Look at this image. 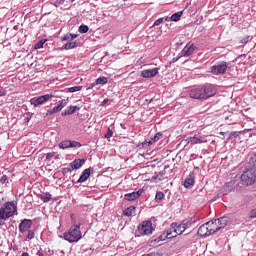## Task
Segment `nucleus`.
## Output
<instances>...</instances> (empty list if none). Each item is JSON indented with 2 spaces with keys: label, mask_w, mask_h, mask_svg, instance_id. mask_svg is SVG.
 <instances>
[{
  "label": "nucleus",
  "mask_w": 256,
  "mask_h": 256,
  "mask_svg": "<svg viewBox=\"0 0 256 256\" xmlns=\"http://www.w3.org/2000/svg\"><path fill=\"white\" fill-rule=\"evenodd\" d=\"M70 218L73 225L67 232L64 233V239L65 241H68V243H77L81 241V238L83 237L81 233V225H83V220H79L77 224L75 214H71Z\"/></svg>",
  "instance_id": "1"
},
{
  "label": "nucleus",
  "mask_w": 256,
  "mask_h": 256,
  "mask_svg": "<svg viewBox=\"0 0 256 256\" xmlns=\"http://www.w3.org/2000/svg\"><path fill=\"white\" fill-rule=\"evenodd\" d=\"M217 94V89L212 84L192 88L189 92L191 99H209Z\"/></svg>",
  "instance_id": "2"
},
{
  "label": "nucleus",
  "mask_w": 256,
  "mask_h": 256,
  "mask_svg": "<svg viewBox=\"0 0 256 256\" xmlns=\"http://www.w3.org/2000/svg\"><path fill=\"white\" fill-rule=\"evenodd\" d=\"M241 181L244 185H255L256 183V153L250 157L249 165L241 175Z\"/></svg>",
  "instance_id": "3"
},
{
  "label": "nucleus",
  "mask_w": 256,
  "mask_h": 256,
  "mask_svg": "<svg viewBox=\"0 0 256 256\" xmlns=\"http://www.w3.org/2000/svg\"><path fill=\"white\" fill-rule=\"evenodd\" d=\"M13 215H17V203L15 201L5 202L0 208V221H7Z\"/></svg>",
  "instance_id": "4"
},
{
  "label": "nucleus",
  "mask_w": 256,
  "mask_h": 256,
  "mask_svg": "<svg viewBox=\"0 0 256 256\" xmlns=\"http://www.w3.org/2000/svg\"><path fill=\"white\" fill-rule=\"evenodd\" d=\"M177 228L175 223L170 225V228L164 231L158 238L157 241H165V239H175L177 237Z\"/></svg>",
  "instance_id": "5"
},
{
  "label": "nucleus",
  "mask_w": 256,
  "mask_h": 256,
  "mask_svg": "<svg viewBox=\"0 0 256 256\" xmlns=\"http://www.w3.org/2000/svg\"><path fill=\"white\" fill-rule=\"evenodd\" d=\"M227 67V62H218L210 68V73H212V75H224V73L227 71Z\"/></svg>",
  "instance_id": "6"
},
{
  "label": "nucleus",
  "mask_w": 256,
  "mask_h": 256,
  "mask_svg": "<svg viewBox=\"0 0 256 256\" xmlns=\"http://www.w3.org/2000/svg\"><path fill=\"white\" fill-rule=\"evenodd\" d=\"M138 232L141 235H151L153 233V222L151 220L143 221L138 226Z\"/></svg>",
  "instance_id": "7"
},
{
  "label": "nucleus",
  "mask_w": 256,
  "mask_h": 256,
  "mask_svg": "<svg viewBox=\"0 0 256 256\" xmlns=\"http://www.w3.org/2000/svg\"><path fill=\"white\" fill-rule=\"evenodd\" d=\"M54 95L53 94H45L42 96H39L38 98H32L30 100L31 105L34 107H39V105H45L47 101H51L53 99Z\"/></svg>",
  "instance_id": "8"
},
{
  "label": "nucleus",
  "mask_w": 256,
  "mask_h": 256,
  "mask_svg": "<svg viewBox=\"0 0 256 256\" xmlns=\"http://www.w3.org/2000/svg\"><path fill=\"white\" fill-rule=\"evenodd\" d=\"M64 107H67V100L63 99L58 102V105L50 110H47L46 117H50V115H55V113H59Z\"/></svg>",
  "instance_id": "9"
},
{
  "label": "nucleus",
  "mask_w": 256,
  "mask_h": 256,
  "mask_svg": "<svg viewBox=\"0 0 256 256\" xmlns=\"http://www.w3.org/2000/svg\"><path fill=\"white\" fill-rule=\"evenodd\" d=\"M197 49V46L195 44L188 43L186 44V47H184L181 51L182 57H191L193 53H195V50Z\"/></svg>",
  "instance_id": "10"
},
{
  "label": "nucleus",
  "mask_w": 256,
  "mask_h": 256,
  "mask_svg": "<svg viewBox=\"0 0 256 256\" xmlns=\"http://www.w3.org/2000/svg\"><path fill=\"white\" fill-rule=\"evenodd\" d=\"M159 73V68L153 69H145L141 71V77L144 79H152V77H156Z\"/></svg>",
  "instance_id": "11"
},
{
  "label": "nucleus",
  "mask_w": 256,
  "mask_h": 256,
  "mask_svg": "<svg viewBox=\"0 0 256 256\" xmlns=\"http://www.w3.org/2000/svg\"><path fill=\"white\" fill-rule=\"evenodd\" d=\"M31 227H33V220L24 219L20 222L18 229L20 233H26V231H29Z\"/></svg>",
  "instance_id": "12"
},
{
  "label": "nucleus",
  "mask_w": 256,
  "mask_h": 256,
  "mask_svg": "<svg viewBox=\"0 0 256 256\" xmlns=\"http://www.w3.org/2000/svg\"><path fill=\"white\" fill-rule=\"evenodd\" d=\"M175 227H176V235L178 237V235H183V233H185V231H187V229H189V227H191V223L189 222H183L181 224L179 223H175Z\"/></svg>",
  "instance_id": "13"
},
{
  "label": "nucleus",
  "mask_w": 256,
  "mask_h": 256,
  "mask_svg": "<svg viewBox=\"0 0 256 256\" xmlns=\"http://www.w3.org/2000/svg\"><path fill=\"white\" fill-rule=\"evenodd\" d=\"M143 195V190H138L136 192L127 193L124 195L125 201H137Z\"/></svg>",
  "instance_id": "14"
},
{
  "label": "nucleus",
  "mask_w": 256,
  "mask_h": 256,
  "mask_svg": "<svg viewBox=\"0 0 256 256\" xmlns=\"http://www.w3.org/2000/svg\"><path fill=\"white\" fill-rule=\"evenodd\" d=\"M208 225V229L210 231V235H214V233H217L218 231H221V227H219V224L216 223V220H212L209 222H206Z\"/></svg>",
  "instance_id": "15"
},
{
  "label": "nucleus",
  "mask_w": 256,
  "mask_h": 256,
  "mask_svg": "<svg viewBox=\"0 0 256 256\" xmlns=\"http://www.w3.org/2000/svg\"><path fill=\"white\" fill-rule=\"evenodd\" d=\"M189 145H198L201 143H207V139L201 136H194L187 139Z\"/></svg>",
  "instance_id": "16"
},
{
  "label": "nucleus",
  "mask_w": 256,
  "mask_h": 256,
  "mask_svg": "<svg viewBox=\"0 0 256 256\" xmlns=\"http://www.w3.org/2000/svg\"><path fill=\"white\" fill-rule=\"evenodd\" d=\"M198 235H200V237H209V235H211L207 222L199 227Z\"/></svg>",
  "instance_id": "17"
},
{
  "label": "nucleus",
  "mask_w": 256,
  "mask_h": 256,
  "mask_svg": "<svg viewBox=\"0 0 256 256\" xmlns=\"http://www.w3.org/2000/svg\"><path fill=\"white\" fill-rule=\"evenodd\" d=\"M89 177H91V168H86L85 170H83V172L77 182L85 183V181H87V179H89Z\"/></svg>",
  "instance_id": "18"
},
{
  "label": "nucleus",
  "mask_w": 256,
  "mask_h": 256,
  "mask_svg": "<svg viewBox=\"0 0 256 256\" xmlns=\"http://www.w3.org/2000/svg\"><path fill=\"white\" fill-rule=\"evenodd\" d=\"M195 185V176L190 174L189 177L184 181V187L186 189H191Z\"/></svg>",
  "instance_id": "19"
},
{
  "label": "nucleus",
  "mask_w": 256,
  "mask_h": 256,
  "mask_svg": "<svg viewBox=\"0 0 256 256\" xmlns=\"http://www.w3.org/2000/svg\"><path fill=\"white\" fill-rule=\"evenodd\" d=\"M85 165V159H75L73 162H71L70 167L72 169H81Z\"/></svg>",
  "instance_id": "20"
},
{
  "label": "nucleus",
  "mask_w": 256,
  "mask_h": 256,
  "mask_svg": "<svg viewBox=\"0 0 256 256\" xmlns=\"http://www.w3.org/2000/svg\"><path fill=\"white\" fill-rule=\"evenodd\" d=\"M75 111H79V107L77 106H69L62 112V117H67V115H73Z\"/></svg>",
  "instance_id": "21"
},
{
  "label": "nucleus",
  "mask_w": 256,
  "mask_h": 256,
  "mask_svg": "<svg viewBox=\"0 0 256 256\" xmlns=\"http://www.w3.org/2000/svg\"><path fill=\"white\" fill-rule=\"evenodd\" d=\"M215 221L220 229H225V227H227V223H229V218L221 217L219 219H215Z\"/></svg>",
  "instance_id": "22"
},
{
  "label": "nucleus",
  "mask_w": 256,
  "mask_h": 256,
  "mask_svg": "<svg viewBox=\"0 0 256 256\" xmlns=\"http://www.w3.org/2000/svg\"><path fill=\"white\" fill-rule=\"evenodd\" d=\"M162 137H163V133L161 132L156 133L155 136L152 138V141L143 143V147H145L146 145L148 146L153 145V143H156V141H159Z\"/></svg>",
  "instance_id": "23"
},
{
  "label": "nucleus",
  "mask_w": 256,
  "mask_h": 256,
  "mask_svg": "<svg viewBox=\"0 0 256 256\" xmlns=\"http://www.w3.org/2000/svg\"><path fill=\"white\" fill-rule=\"evenodd\" d=\"M125 217H133L135 215V206H130L123 211Z\"/></svg>",
  "instance_id": "24"
},
{
  "label": "nucleus",
  "mask_w": 256,
  "mask_h": 256,
  "mask_svg": "<svg viewBox=\"0 0 256 256\" xmlns=\"http://www.w3.org/2000/svg\"><path fill=\"white\" fill-rule=\"evenodd\" d=\"M232 189H234L233 182H227L223 187L224 195H227V193H231Z\"/></svg>",
  "instance_id": "25"
},
{
  "label": "nucleus",
  "mask_w": 256,
  "mask_h": 256,
  "mask_svg": "<svg viewBox=\"0 0 256 256\" xmlns=\"http://www.w3.org/2000/svg\"><path fill=\"white\" fill-rule=\"evenodd\" d=\"M40 199H41V201H43V203H49V201H51V199H53V196L51 195V193L46 192V193L40 195Z\"/></svg>",
  "instance_id": "26"
},
{
  "label": "nucleus",
  "mask_w": 256,
  "mask_h": 256,
  "mask_svg": "<svg viewBox=\"0 0 256 256\" xmlns=\"http://www.w3.org/2000/svg\"><path fill=\"white\" fill-rule=\"evenodd\" d=\"M60 149H71V140H64L59 143Z\"/></svg>",
  "instance_id": "27"
},
{
  "label": "nucleus",
  "mask_w": 256,
  "mask_h": 256,
  "mask_svg": "<svg viewBox=\"0 0 256 256\" xmlns=\"http://www.w3.org/2000/svg\"><path fill=\"white\" fill-rule=\"evenodd\" d=\"M108 79L105 76H101L95 80V85H107Z\"/></svg>",
  "instance_id": "28"
},
{
  "label": "nucleus",
  "mask_w": 256,
  "mask_h": 256,
  "mask_svg": "<svg viewBox=\"0 0 256 256\" xmlns=\"http://www.w3.org/2000/svg\"><path fill=\"white\" fill-rule=\"evenodd\" d=\"M182 15H183V11H179V12L172 14L170 19H171V21L177 22V21H179V19H181Z\"/></svg>",
  "instance_id": "29"
},
{
  "label": "nucleus",
  "mask_w": 256,
  "mask_h": 256,
  "mask_svg": "<svg viewBox=\"0 0 256 256\" xmlns=\"http://www.w3.org/2000/svg\"><path fill=\"white\" fill-rule=\"evenodd\" d=\"M75 47H77V42H68L66 43L63 48L65 49V51H69L70 49H75Z\"/></svg>",
  "instance_id": "30"
},
{
  "label": "nucleus",
  "mask_w": 256,
  "mask_h": 256,
  "mask_svg": "<svg viewBox=\"0 0 256 256\" xmlns=\"http://www.w3.org/2000/svg\"><path fill=\"white\" fill-rule=\"evenodd\" d=\"M163 177H165V172H159L158 174L154 175L152 179L155 181L158 179V181H163Z\"/></svg>",
  "instance_id": "31"
},
{
  "label": "nucleus",
  "mask_w": 256,
  "mask_h": 256,
  "mask_svg": "<svg viewBox=\"0 0 256 256\" xmlns=\"http://www.w3.org/2000/svg\"><path fill=\"white\" fill-rule=\"evenodd\" d=\"M83 86H73L68 89L69 93H77V91H81Z\"/></svg>",
  "instance_id": "32"
},
{
  "label": "nucleus",
  "mask_w": 256,
  "mask_h": 256,
  "mask_svg": "<svg viewBox=\"0 0 256 256\" xmlns=\"http://www.w3.org/2000/svg\"><path fill=\"white\" fill-rule=\"evenodd\" d=\"M0 183L2 185H7V183H9V177L7 175H2L0 177Z\"/></svg>",
  "instance_id": "33"
},
{
  "label": "nucleus",
  "mask_w": 256,
  "mask_h": 256,
  "mask_svg": "<svg viewBox=\"0 0 256 256\" xmlns=\"http://www.w3.org/2000/svg\"><path fill=\"white\" fill-rule=\"evenodd\" d=\"M164 198H165V193L161 191L156 193V196H155L156 201H163Z\"/></svg>",
  "instance_id": "34"
},
{
  "label": "nucleus",
  "mask_w": 256,
  "mask_h": 256,
  "mask_svg": "<svg viewBox=\"0 0 256 256\" xmlns=\"http://www.w3.org/2000/svg\"><path fill=\"white\" fill-rule=\"evenodd\" d=\"M31 239H35V232L33 230H28L26 241H31Z\"/></svg>",
  "instance_id": "35"
},
{
  "label": "nucleus",
  "mask_w": 256,
  "mask_h": 256,
  "mask_svg": "<svg viewBox=\"0 0 256 256\" xmlns=\"http://www.w3.org/2000/svg\"><path fill=\"white\" fill-rule=\"evenodd\" d=\"M81 147V144L77 141H70V148L79 149Z\"/></svg>",
  "instance_id": "36"
},
{
  "label": "nucleus",
  "mask_w": 256,
  "mask_h": 256,
  "mask_svg": "<svg viewBox=\"0 0 256 256\" xmlns=\"http://www.w3.org/2000/svg\"><path fill=\"white\" fill-rule=\"evenodd\" d=\"M89 31V26L87 25H81L79 27V33H87Z\"/></svg>",
  "instance_id": "37"
},
{
  "label": "nucleus",
  "mask_w": 256,
  "mask_h": 256,
  "mask_svg": "<svg viewBox=\"0 0 256 256\" xmlns=\"http://www.w3.org/2000/svg\"><path fill=\"white\" fill-rule=\"evenodd\" d=\"M104 137L105 139H111V137H113V130L111 128H108V131Z\"/></svg>",
  "instance_id": "38"
},
{
  "label": "nucleus",
  "mask_w": 256,
  "mask_h": 256,
  "mask_svg": "<svg viewBox=\"0 0 256 256\" xmlns=\"http://www.w3.org/2000/svg\"><path fill=\"white\" fill-rule=\"evenodd\" d=\"M43 45H45V41H44V40H40V41L35 45V49H43Z\"/></svg>",
  "instance_id": "39"
},
{
  "label": "nucleus",
  "mask_w": 256,
  "mask_h": 256,
  "mask_svg": "<svg viewBox=\"0 0 256 256\" xmlns=\"http://www.w3.org/2000/svg\"><path fill=\"white\" fill-rule=\"evenodd\" d=\"M71 171H73V168L67 167L62 169L63 175H67V173H71Z\"/></svg>",
  "instance_id": "40"
},
{
  "label": "nucleus",
  "mask_w": 256,
  "mask_h": 256,
  "mask_svg": "<svg viewBox=\"0 0 256 256\" xmlns=\"http://www.w3.org/2000/svg\"><path fill=\"white\" fill-rule=\"evenodd\" d=\"M161 23H163V18L157 19V20L154 22L153 26H154V27H158V25H161Z\"/></svg>",
  "instance_id": "41"
},
{
  "label": "nucleus",
  "mask_w": 256,
  "mask_h": 256,
  "mask_svg": "<svg viewBox=\"0 0 256 256\" xmlns=\"http://www.w3.org/2000/svg\"><path fill=\"white\" fill-rule=\"evenodd\" d=\"M53 157H55V152H50L46 154V159L48 160L53 159Z\"/></svg>",
  "instance_id": "42"
},
{
  "label": "nucleus",
  "mask_w": 256,
  "mask_h": 256,
  "mask_svg": "<svg viewBox=\"0 0 256 256\" xmlns=\"http://www.w3.org/2000/svg\"><path fill=\"white\" fill-rule=\"evenodd\" d=\"M62 41H71V35L68 33L62 37Z\"/></svg>",
  "instance_id": "43"
},
{
  "label": "nucleus",
  "mask_w": 256,
  "mask_h": 256,
  "mask_svg": "<svg viewBox=\"0 0 256 256\" xmlns=\"http://www.w3.org/2000/svg\"><path fill=\"white\" fill-rule=\"evenodd\" d=\"M241 43H243V44L249 43V36L244 37V38L241 40Z\"/></svg>",
  "instance_id": "44"
},
{
  "label": "nucleus",
  "mask_w": 256,
  "mask_h": 256,
  "mask_svg": "<svg viewBox=\"0 0 256 256\" xmlns=\"http://www.w3.org/2000/svg\"><path fill=\"white\" fill-rule=\"evenodd\" d=\"M234 137L236 139V137H239V132H231L230 134V138Z\"/></svg>",
  "instance_id": "45"
},
{
  "label": "nucleus",
  "mask_w": 256,
  "mask_h": 256,
  "mask_svg": "<svg viewBox=\"0 0 256 256\" xmlns=\"http://www.w3.org/2000/svg\"><path fill=\"white\" fill-rule=\"evenodd\" d=\"M69 35H70L71 41H73V39H77V37H78L77 34H73V33H69Z\"/></svg>",
  "instance_id": "46"
},
{
  "label": "nucleus",
  "mask_w": 256,
  "mask_h": 256,
  "mask_svg": "<svg viewBox=\"0 0 256 256\" xmlns=\"http://www.w3.org/2000/svg\"><path fill=\"white\" fill-rule=\"evenodd\" d=\"M142 256H161L159 253L143 254Z\"/></svg>",
  "instance_id": "47"
},
{
  "label": "nucleus",
  "mask_w": 256,
  "mask_h": 256,
  "mask_svg": "<svg viewBox=\"0 0 256 256\" xmlns=\"http://www.w3.org/2000/svg\"><path fill=\"white\" fill-rule=\"evenodd\" d=\"M5 95H6L5 90L0 91V97H5Z\"/></svg>",
  "instance_id": "48"
},
{
  "label": "nucleus",
  "mask_w": 256,
  "mask_h": 256,
  "mask_svg": "<svg viewBox=\"0 0 256 256\" xmlns=\"http://www.w3.org/2000/svg\"><path fill=\"white\" fill-rule=\"evenodd\" d=\"M95 85H97V84H95V82L92 83V84H90V86L88 87V89H93V87H95Z\"/></svg>",
  "instance_id": "49"
},
{
  "label": "nucleus",
  "mask_w": 256,
  "mask_h": 256,
  "mask_svg": "<svg viewBox=\"0 0 256 256\" xmlns=\"http://www.w3.org/2000/svg\"><path fill=\"white\" fill-rule=\"evenodd\" d=\"M36 255H38V256H45V254H43V252H41V251H38Z\"/></svg>",
  "instance_id": "50"
},
{
  "label": "nucleus",
  "mask_w": 256,
  "mask_h": 256,
  "mask_svg": "<svg viewBox=\"0 0 256 256\" xmlns=\"http://www.w3.org/2000/svg\"><path fill=\"white\" fill-rule=\"evenodd\" d=\"M120 126H121L123 129H127V127L125 126L124 123H121Z\"/></svg>",
  "instance_id": "51"
},
{
  "label": "nucleus",
  "mask_w": 256,
  "mask_h": 256,
  "mask_svg": "<svg viewBox=\"0 0 256 256\" xmlns=\"http://www.w3.org/2000/svg\"><path fill=\"white\" fill-rule=\"evenodd\" d=\"M105 103H107V100H104V101H103V104H105Z\"/></svg>",
  "instance_id": "52"
}]
</instances>
